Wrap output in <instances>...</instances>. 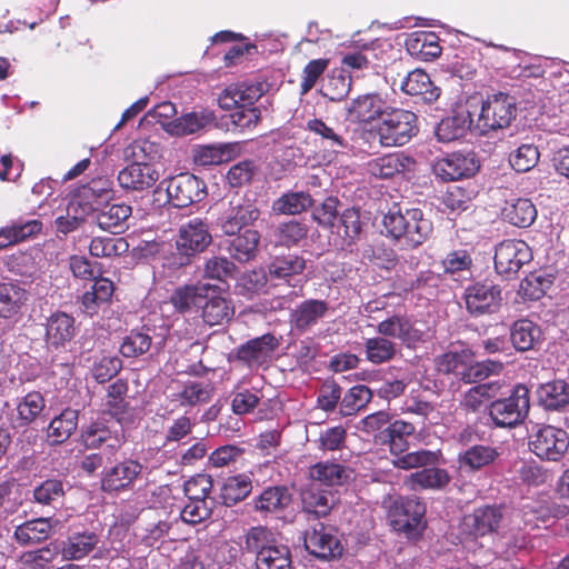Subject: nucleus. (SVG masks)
<instances>
[{
  "instance_id": "nucleus-1",
  "label": "nucleus",
  "mask_w": 569,
  "mask_h": 569,
  "mask_svg": "<svg viewBox=\"0 0 569 569\" xmlns=\"http://www.w3.org/2000/svg\"><path fill=\"white\" fill-rule=\"evenodd\" d=\"M432 223L419 208L402 210L395 204L382 217L381 233L401 249H416L431 234Z\"/></svg>"
},
{
  "instance_id": "nucleus-2",
  "label": "nucleus",
  "mask_w": 569,
  "mask_h": 569,
  "mask_svg": "<svg viewBox=\"0 0 569 569\" xmlns=\"http://www.w3.org/2000/svg\"><path fill=\"white\" fill-rule=\"evenodd\" d=\"M211 242L208 224L200 218L190 219L180 226L174 250L163 257V267L176 271L191 264Z\"/></svg>"
},
{
  "instance_id": "nucleus-3",
  "label": "nucleus",
  "mask_w": 569,
  "mask_h": 569,
  "mask_svg": "<svg viewBox=\"0 0 569 569\" xmlns=\"http://www.w3.org/2000/svg\"><path fill=\"white\" fill-rule=\"evenodd\" d=\"M415 430L412 423L403 420H396L386 429L390 452L395 456L392 463L399 469L409 470L435 465L438 461L439 451L423 449L407 452V437L413 435Z\"/></svg>"
},
{
  "instance_id": "nucleus-4",
  "label": "nucleus",
  "mask_w": 569,
  "mask_h": 569,
  "mask_svg": "<svg viewBox=\"0 0 569 569\" xmlns=\"http://www.w3.org/2000/svg\"><path fill=\"white\" fill-rule=\"evenodd\" d=\"M418 132L417 114L402 108L388 107L377 126L379 142L383 147L403 146Z\"/></svg>"
},
{
  "instance_id": "nucleus-5",
  "label": "nucleus",
  "mask_w": 569,
  "mask_h": 569,
  "mask_svg": "<svg viewBox=\"0 0 569 569\" xmlns=\"http://www.w3.org/2000/svg\"><path fill=\"white\" fill-rule=\"evenodd\" d=\"M529 407V390L518 385L509 397L491 402L489 415L497 427L512 428L523 421Z\"/></svg>"
},
{
  "instance_id": "nucleus-6",
  "label": "nucleus",
  "mask_w": 569,
  "mask_h": 569,
  "mask_svg": "<svg viewBox=\"0 0 569 569\" xmlns=\"http://www.w3.org/2000/svg\"><path fill=\"white\" fill-rule=\"evenodd\" d=\"M463 528L473 537H483L488 533L499 535L501 538L511 536L510 523H507L503 509L498 506H485L473 510L463 518Z\"/></svg>"
},
{
  "instance_id": "nucleus-7",
  "label": "nucleus",
  "mask_w": 569,
  "mask_h": 569,
  "mask_svg": "<svg viewBox=\"0 0 569 569\" xmlns=\"http://www.w3.org/2000/svg\"><path fill=\"white\" fill-rule=\"evenodd\" d=\"M531 451L540 459L559 461L569 447L567 432L553 426H536L529 437Z\"/></svg>"
},
{
  "instance_id": "nucleus-8",
  "label": "nucleus",
  "mask_w": 569,
  "mask_h": 569,
  "mask_svg": "<svg viewBox=\"0 0 569 569\" xmlns=\"http://www.w3.org/2000/svg\"><path fill=\"white\" fill-rule=\"evenodd\" d=\"M516 113L517 108L512 97L503 92L495 93L482 102L478 126L483 132L503 129L510 126Z\"/></svg>"
},
{
  "instance_id": "nucleus-9",
  "label": "nucleus",
  "mask_w": 569,
  "mask_h": 569,
  "mask_svg": "<svg viewBox=\"0 0 569 569\" xmlns=\"http://www.w3.org/2000/svg\"><path fill=\"white\" fill-rule=\"evenodd\" d=\"M493 260L496 271L510 278L532 260V250L523 240H503L496 247Z\"/></svg>"
},
{
  "instance_id": "nucleus-10",
  "label": "nucleus",
  "mask_w": 569,
  "mask_h": 569,
  "mask_svg": "<svg viewBox=\"0 0 569 569\" xmlns=\"http://www.w3.org/2000/svg\"><path fill=\"white\" fill-rule=\"evenodd\" d=\"M206 183L192 173L183 172L167 180L166 191L176 208H186L201 201L206 194Z\"/></svg>"
},
{
  "instance_id": "nucleus-11",
  "label": "nucleus",
  "mask_w": 569,
  "mask_h": 569,
  "mask_svg": "<svg viewBox=\"0 0 569 569\" xmlns=\"http://www.w3.org/2000/svg\"><path fill=\"white\" fill-rule=\"evenodd\" d=\"M480 168L475 152H451L437 159L432 166L435 176L445 182L467 179Z\"/></svg>"
},
{
  "instance_id": "nucleus-12",
  "label": "nucleus",
  "mask_w": 569,
  "mask_h": 569,
  "mask_svg": "<svg viewBox=\"0 0 569 569\" xmlns=\"http://www.w3.org/2000/svg\"><path fill=\"white\" fill-rule=\"evenodd\" d=\"M305 547L312 556L325 560L338 558L343 551L335 529L321 522L306 531Z\"/></svg>"
},
{
  "instance_id": "nucleus-13",
  "label": "nucleus",
  "mask_w": 569,
  "mask_h": 569,
  "mask_svg": "<svg viewBox=\"0 0 569 569\" xmlns=\"http://www.w3.org/2000/svg\"><path fill=\"white\" fill-rule=\"evenodd\" d=\"M426 506L418 498L411 497L396 502L392 512V525L396 530L405 532L409 538H415L425 528Z\"/></svg>"
},
{
  "instance_id": "nucleus-14",
  "label": "nucleus",
  "mask_w": 569,
  "mask_h": 569,
  "mask_svg": "<svg viewBox=\"0 0 569 569\" xmlns=\"http://www.w3.org/2000/svg\"><path fill=\"white\" fill-rule=\"evenodd\" d=\"M466 308L471 316L479 317L498 310L501 303L499 286L488 282H476L465 289Z\"/></svg>"
},
{
  "instance_id": "nucleus-15",
  "label": "nucleus",
  "mask_w": 569,
  "mask_h": 569,
  "mask_svg": "<svg viewBox=\"0 0 569 569\" xmlns=\"http://www.w3.org/2000/svg\"><path fill=\"white\" fill-rule=\"evenodd\" d=\"M266 81H243L228 86L218 97V103L221 109L254 107V103L268 91Z\"/></svg>"
},
{
  "instance_id": "nucleus-16",
  "label": "nucleus",
  "mask_w": 569,
  "mask_h": 569,
  "mask_svg": "<svg viewBox=\"0 0 569 569\" xmlns=\"http://www.w3.org/2000/svg\"><path fill=\"white\" fill-rule=\"evenodd\" d=\"M143 466L132 459L121 461L107 469L101 479V488L106 492H119L132 489L134 481L141 476Z\"/></svg>"
},
{
  "instance_id": "nucleus-17",
  "label": "nucleus",
  "mask_w": 569,
  "mask_h": 569,
  "mask_svg": "<svg viewBox=\"0 0 569 569\" xmlns=\"http://www.w3.org/2000/svg\"><path fill=\"white\" fill-rule=\"evenodd\" d=\"M159 171L152 163H138L131 161L118 173V182L122 189L131 191H144L150 189L159 180Z\"/></svg>"
},
{
  "instance_id": "nucleus-18",
  "label": "nucleus",
  "mask_w": 569,
  "mask_h": 569,
  "mask_svg": "<svg viewBox=\"0 0 569 569\" xmlns=\"http://www.w3.org/2000/svg\"><path fill=\"white\" fill-rule=\"evenodd\" d=\"M548 520V510L545 508L538 509L531 503L523 506L520 511L515 512L510 520V532L515 537L513 547L522 548L526 545L525 535L520 536L519 532L540 528L541 525L546 526Z\"/></svg>"
},
{
  "instance_id": "nucleus-19",
  "label": "nucleus",
  "mask_w": 569,
  "mask_h": 569,
  "mask_svg": "<svg viewBox=\"0 0 569 569\" xmlns=\"http://www.w3.org/2000/svg\"><path fill=\"white\" fill-rule=\"evenodd\" d=\"M113 193V181L109 177L92 178L86 184L76 189L73 194V206H79L83 212H93L94 202L108 199Z\"/></svg>"
},
{
  "instance_id": "nucleus-20",
  "label": "nucleus",
  "mask_w": 569,
  "mask_h": 569,
  "mask_svg": "<svg viewBox=\"0 0 569 569\" xmlns=\"http://www.w3.org/2000/svg\"><path fill=\"white\" fill-rule=\"evenodd\" d=\"M306 129L316 137L315 142L326 151L338 154L349 148V141L341 130L329 126L320 118L308 120Z\"/></svg>"
},
{
  "instance_id": "nucleus-21",
  "label": "nucleus",
  "mask_w": 569,
  "mask_h": 569,
  "mask_svg": "<svg viewBox=\"0 0 569 569\" xmlns=\"http://www.w3.org/2000/svg\"><path fill=\"white\" fill-rule=\"evenodd\" d=\"M260 216L257 206L249 199L231 201V207L222 220L221 229L226 234H236L244 227L252 224Z\"/></svg>"
},
{
  "instance_id": "nucleus-22",
  "label": "nucleus",
  "mask_w": 569,
  "mask_h": 569,
  "mask_svg": "<svg viewBox=\"0 0 569 569\" xmlns=\"http://www.w3.org/2000/svg\"><path fill=\"white\" fill-rule=\"evenodd\" d=\"M387 108L378 93H366L351 101L347 108V116L351 120L368 123L381 119Z\"/></svg>"
},
{
  "instance_id": "nucleus-23",
  "label": "nucleus",
  "mask_w": 569,
  "mask_h": 569,
  "mask_svg": "<svg viewBox=\"0 0 569 569\" xmlns=\"http://www.w3.org/2000/svg\"><path fill=\"white\" fill-rule=\"evenodd\" d=\"M416 161L403 152L389 153L368 163L369 172L379 179H389L398 173L412 171Z\"/></svg>"
},
{
  "instance_id": "nucleus-24",
  "label": "nucleus",
  "mask_w": 569,
  "mask_h": 569,
  "mask_svg": "<svg viewBox=\"0 0 569 569\" xmlns=\"http://www.w3.org/2000/svg\"><path fill=\"white\" fill-rule=\"evenodd\" d=\"M405 47L411 57L421 61H433L442 52L439 37L430 31L410 33L405 41Z\"/></svg>"
},
{
  "instance_id": "nucleus-25",
  "label": "nucleus",
  "mask_w": 569,
  "mask_h": 569,
  "mask_svg": "<svg viewBox=\"0 0 569 569\" xmlns=\"http://www.w3.org/2000/svg\"><path fill=\"white\" fill-rule=\"evenodd\" d=\"M400 89L408 96L420 97L425 102L436 101L441 90L435 86L430 76L422 69L417 68L403 78Z\"/></svg>"
},
{
  "instance_id": "nucleus-26",
  "label": "nucleus",
  "mask_w": 569,
  "mask_h": 569,
  "mask_svg": "<svg viewBox=\"0 0 569 569\" xmlns=\"http://www.w3.org/2000/svg\"><path fill=\"white\" fill-rule=\"evenodd\" d=\"M42 222L38 219H17L0 228V250L18 244L36 237L42 230Z\"/></svg>"
},
{
  "instance_id": "nucleus-27",
  "label": "nucleus",
  "mask_w": 569,
  "mask_h": 569,
  "mask_svg": "<svg viewBox=\"0 0 569 569\" xmlns=\"http://www.w3.org/2000/svg\"><path fill=\"white\" fill-rule=\"evenodd\" d=\"M59 520L52 518H37L19 525L14 530V539L21 546L39 543L48 539Z\"/></svg>"
},
{
  "instance_id": "nucleus-28",
  "label": "nucleus",
  "mask_w": 569,
  "mask_h": 569,
  "mask_svg": "<svg viewBox=\"0 0 569 569\" xmlns=\"http://www.w3.org/2000/svg\"><path fill=\"white\" fill-rule=\"evenodd\" d=\"M76 333L74 318L63 311L52 313L47 321V342L56 348L64 346Z\"/></svg>"
},
{
  "instance_id": "nucleus-29",
  "label": "nucleus",
  "mask_w": 569,
  "mask_h": 569,
  "mask_svg": "<svg viewBox=\"0 0 569 569\" xmlns=\"http://www.w3.org/2000/svg\"><path fill=\"white\" fill-rule=\"evenodd\" d=\"M98 542L99 537L93 531H74L62 542L61 555L67 560H80L92 552Z\"/></svg>"
},
{
  "instance_id": "nucleus-30",
  "label": "nucleus",
  "mask_w": 569,
  "mask_h": 569,
  "mask_svg": "<svg viewBox=\"0 0 569 569\" xmlns=\"http://www.w3.org/2000/svg\"><path fill=\"white\" fill-rule=\"evenodd\" d=\"M211 288L208 284H183L177 287L171 296L170 303L180 312L186 313L193 308H200L203 300L207 298V291Z\"/></svg>"
},
{
  "instance_id": "nucleus-31",
  "label": "nucleus",
  "mask_w": 569,
  "mask_h": 569,
  "mask_svg": "<svg viewBox=\"0 0 569 569\" xmlns=\"http://www.w3.org/2000/svg\"><path fill=\"white\" fill-rule=\"evenodd\" d=\"M328 309V302L325 300H305L291 312V322L297 330H308L326 316Z\"/></svg>"
},
{
  "instance_id": "nucleus-32",
  "label": "nucleus",
  "mask_w": 569,
  "mask_h": 569,
  "mask_svg": "<svg viewBox=\"0 0 569 569\" xmlns=\"http://www.w3.org/2000/svg\"><path fill=\"white\" fill-rule=\"evenodd\" d=\"M92 281L90 290L81 297L84 312L90 316L97 315L102 305L110 302L114 292V283L110 279L98 274Z\"/></svg>"
},
{
  "instance_id": "nucleus-33",
  "label": "nucleus",
  "mask_w": 569,
  "mask_h": 569,
  "mask_svg": "<svg viewBox=\"0 0 569 569\" xmlns=\"http://www.w3.org/2000/svg\"><path fill=\"white\" fill-rule=\"evenodd\" d=\"M501 216L505 221L518 228H528L537 219V208L530 199L517 198L506 201Z\"/></svg>"
},
{
  "instance_id": "nucleus-34",
  "label": "nucleus",
  "mask_w": 569,
  "mask_h": 569,
  "mask_svg": "<svg viewBox=\"0 0 569 569\" xmlns=\"http://www.w3.org/2000/svg\"><path fill=\"white\" fill-rule=\"evenodd\" d=\"M132 213V208L126 203L106 206L96 214V221L100 229L111 233H121L128 227L127 221Z\"/></svg>"
},
{
  "instance_id": "nucleus-35",
  "label": "nucleus",
  "mask_w": 569,
  "mask_h": 569,
  "mask_svg": "<svg viewBox=\"0 0 569 569\" xmlns=\"http://www.w3.org/2000/svg\"><path fill=\"white\" fill-rule=\"evenodd\" d=\"M306 269V259L302 256L288 253L276 256L268 264V274L273 280L290 282L291 278L300 276Z\"/></svg>"
},
{
  "instance_id": "nucleus-36",
  "label": "nucleus",
  "mask_w": 569,
  "mask_h": 569,
  "mask_svg": "<svg viewBox=\"0 0 569 569\" xmlns=\"http://www.w3.org/2000/svg\"><path fill=\"white\" fill-rule=\"evenodd\" d=\"M213 395V387L209 382L187 381L180 390L171 395L172 401L181 407H196L208 403Z\"/></svg>"
},
{
  "instance_id": "nucleus-37",
  "label": "nucleus",
  "mask_w": 569,
  "mask_h": 569,
  "mask_svg": "<svg viewBox=\"0 0 569 569\" xmlns=\"http://www.w3.org/2000/svg\"><path fill=\"white\" fill-rule=\"evenodd\" d=\"M309 224L302 219H289L280 222L274 230L276 242L280 247H299L308 239Z\"/></svg>"
},
{
  "instance_id": "nucleus-38",
  "label": "nucleus",
  "mask_w": 569,
  "mask_h": 569,
  "mask_svg": "<svg viewBox=\"0 0 569 569\" xmlns=\"http://www.w3.org/2000/svg\"><path fill=\"white\" fill-rule=\"evenodd\" d=\"M201 305L202 319L209 326H218L228 322L234 315L230 301L219 295H209Z\"/></svg>"
},
{
  "instance_id": "nucleus-39",
  "label": "nucleus",
  "mask_w": 569,
  "mask_h": 569,
  "mask_svg": "<svg viewBox=\"0 0 569 569\" xmlns=\"http://www.w3.org/2000/svg\"><path fill=\"white\" fill-rule=\"evenodd\" d=\"M451 359L455 362L452 368L456 375L460 376L468 383L481 381L501 369L500 362L490 359L477 362H458L459 358Z\"/></svg>"
},
{
  "instance_id": "nucleus-40",
  "label": "nucleus",
  "mask_w": 569,
  "mask_h": 569,
  "mask_svg": "<svg viewBox=\"0 0 569 569\" xmlns=\"http://www.w3.org/2000/svg\"><path fill=\"white\" fill-rule=\"evenodd\" d=\"M28 301V292L12 282L0 283V317L12 318L18 315Z\"/></svg>"
},
{
  "instance_id": "nucleus-41",
  "label": "nucleus",
  "mask_w": 569,
  "mask_h": 569,
  "mask_svg": "<svg viewBox=\"0 0 569 569\" xmlns=\"http://www.w3.org/2000/svg\"><path fill=\"white\" fill-rule=\"evenodd\" d=\"M510 338L515 348L520 352H525L540 343L542 331L533 321L520 319L513 323Z\"/></svg>"
},
{
  "instance_id": "nucleus-42",
  "label": "nucleus",
  "mask_w": 569,
  "mask_h": 569,
  "mask_svg": "<svg viewBox=\"0 0 569 569\" xmlns=\"http://www.w3.org/2000/svg\"><path fill=\"white\" fill-rule=\"evenodd\" d=\"M232 236L233 238L228 244V251L231 257L241 262H247L254 258L260 242L259 232L253 229H247L242 233L238 232Z\"/></svg>"
},
{
  "instance_id": "nucleus-43",
  "label": "nucleus",
  "mask_w": 569,
  "mask_h": 569,
  "mask_svg": "<svg viewBox=\"0 0 569 569\" xmlns=\"http://www.w3.org/2000/svg\"><path fill=\"white\" fill-rule=\"evenodd\" d=\"M291 502V495L286 487H269L254 500V509L263 513H279Z\"/></svg>"
},
{
  "instance_id": "nucleus-44",
  "label": "nucleus",
  "mask_w": 569,
  "mask_h": 569,
  "mask_svg": "<svg viewBox=\"0 0 569 569\" xmlns=\"http://www.w3.org/2000/svg\"><path fill=\"white\" fill-rule=\"evenodd\" d=\"M438 463L439 460L435 465L421 467V470L411 473L409 479L412 488L436 490L445 488L450 481V476L446 469L438 468Z\"/></svg>"
},
{
  "instance_id": "nucleus-45",
  "label": "nucleus",
  "mask_w": 569,
  "mask_h": 569,
  "mask_svg": "<svg viewBox=\"0 0 569 569\" xmlns=\"http://www.w3.org/2000/svg\"><path fill=\"white\" fill-rule=\"evenodd\" d=\"M303 510L317 517L327 516L336 503V497L330 490L310 487L301 495Z\"/></svg>"
},
{
  "instance_id": "nucleus-46",
  "label": "nucleus",
  "mask_w": 569,
  "mask_h": 569,
  "mask_svg": "<svg viewBox=\"0 0 569 569\" xmlns=\"http://www.w3.org/2000/svg\"><path fill=\"white\" fill-rule=\"evenodd\" d=\"M498 457L496 447L476 445L461 452L458 461L461 468L476 471L491 465Z\"/></svg>"
},
{
  "instance_id": "nucleus-47",
  "label": "nucleus",
  "mask_w": 569,
  "mask_h": 569,
  "mask_svg": "<svg viewBox=\"0 0 569 569\" xmlns=\"http://www.w3.org/2000/svg\"><path fill=\"white\" fill-rule=\"evenodd\" d=\"M539 402L548 410L569 405V385L563 380L547 382L538 389Z\"/></svg>"
},
{
  "instance_id": "nucleus-48",
  "label": "nucleus",
  "mask_w": 569,
  "mask_h": 569,
  "mask_svg": "<svg viewBox=\"0 0 569 569\" xmlns=\"http://www.w3.org/2000/svg\"><path fill=\"white\" fill-rule=\"evenodd\" d=\"M78 426V410L64 409L59 416L54 417L47 431V437L51 443H62L72 435Z\"/></svg>"
},
{
  "instance_id": "nucleus-49",
  "label": "nucleus",
  "mask_w": 569,
  "mask_h": 569,
  "mask_svg": "<svg viewBox=\"0 0 569 569\" xmlns=\"http://www.w3.org/2000/svg\"><path fill=\"white\" fill-rule=\"evenodd\" d=\"M257 569H291L290 550L284 545L271 543L256 557Z\"/></svg>"
},
{
  "instance_id": "nucleus-50",
  "label": "nucleus",
  "mask_w": 569,
  "mask_h": 569,
  "mask_svg": "<svg viewBox=\"0 0 569 569\" xmlns=\"http://www.w3.org/2000/svg\"><path fill=\"white\" fill-rule=\"evenodd\" d=\"M313 206L312 197L305 191H289L280 196L272 204L279 214L296 216L306 212Z\"/></svg>"
},
{
  "instance_id": "nucleus-51",
  "label": "nucleus",
  "mask_w": 569,
  "mask_h": 569,
  "mask_svg": "<svg viewBox=\"0 0 569 569\" xmlns=\"http://www.w3.org/2000/svg\"><path fill=\"white\" fill-rule=\"evenodd\" d=\"M310 477L326 486H341L350 478V470L337 462H318L310 468Z\"/></svg>"
},
{
  "instance_id": "nucleus-52",
  "label": "nucleus",
  "mask_w": 569,
  "mask_h": 569,
  "mask_svg": "<svg viewBox=\"0 0 569 569\" xmlns=\"http://www.w3.org/2000/svg\"><path fill=\"white\" fill-rule=\"evenodd\" d=\"M252 490L251 478L247 475L228 477L220 489V498L226 506H232L243 500Z\"/></svg>"
},
{
  "instance_id": "nucleus-53",
  "label": "nucleus",
  "mask_w": 569,
  "mask_h": 569,
  "mask_svg": "<svg viewBox=\"0 0 569 569\" xmlns=\"http://www.w3.org/2000/svg\"><path fill=\"white\" fill-rule=\"evenodd\" d=\"M470 122L469 114L460 112L446 117L438 123L436 136L441 142L458 140L466 134Z\"/></svg>"
},
{
  "instance_id": "nucleus-54",
  "label": "nucleus",
  "mask_w": 569,
  "mask_h": 569,
  "mask_svg": "<svg viewBox=\"0 0 569 569\" xmlns=\"http://www.w3.org/2000/svg\"><path fill=\"white\" fill-rule=\"evenodd\" d=\"M66 495L64 485L60 479L51 478L33 488V501L41 506L57 508L62 505Z\"/></svg>"
},
{
  "instance_id": "nucleus-55",
  "label": "nucleus",
  "mask_w": 569,
  "mask_h": 569,
  "mask_svg": "<svg viewBox=\"0 0 569 569\" xmlns=\"http://www.w3.org/2000/svg\"><path fill=\"white\" fill-rule=\"evenodd\" d=\"M129 243L122 237H93L89 252L94 258L119 257L128 252Z\"/></svg>"
},
{
  "instance_id": "nucleus-56",
  "label": "nucleus",
  "mask_w": 569,
  "mask_h": 569,
  "mask_svg": "<svg viewBox=\"0 0 569 569\" xmlns=\"http://www.w3.org/2000/svg\"><path fill=\"white\" fill-rule=\"evenodd\" d=\"M230 151L231 148L228 144L198 146L192 151V160L200 167L217 166L230 159Z\"/></svg>"
},
{
  "instance_id": "nucleus-57",
  "label": "nucleus",
  "mask_w": 569,
  "mask_h": 569,
  "mask_svg": "<svg viewBox=\"0 0 569 569\" xmlns=\"http://www.w3.org/2000/svg\"><path fill=\"white\" fill-rule=\"evenodd\" d=\"M351 89V77L345 72V69L332 70L327 82L322 87L323 97L330 101H342L349 94Z\"/></svg>"
},
{
  "instance_id": "nucleus-58",
  "label": "nucleus",
  "mask_w": 569,
  "mask_h": 569,
  "mask_svg": "<svg viewBox=\"0 0 569 569\" xmlns=\"http://www.w3.org/2000/svg\"><path fill=\"white\" fill-rule=\"evenodd\" d=\"M213 112H190L176 119L173 128L177 134H193L214 121Z\"/></svg>"
},
{
  "instance_id": "nucleus-59",
  "label": "nucleus",
  "mask_w": 569,
  "mask_h": 569,
  "mask_svg": "<svg viewBox=\"0 0 569 569\" xmlns=\"http://www.w3.org/2000/svg\"><path fill=\"white\" fill-rule=\"evenodd\" d=\"M371 390L363 385H357L350 388L342 397L340 402V412L342 416H351L371 400Z\"/></svg>"
},
{
  "instance_id": "nucleus-60",
  "label": "nucleus",
  "mask_w": 569,
  "mask_h": 569,
  "mask_svg": "<svg viewBox=\"0 0 569 569\" xmlns=\"http://www.w3.org/2000/svg\"><path fill=\"white\" fill-rule=\"evenodd\" d=\"M236 273L237 266L226 257H211L206 261L203 268L204 278L220 282H227L234 278Z\"/></svg>"
},
{
  "instance_id": "nucleus-61",
  "label": "nucleus",
  "mask_w": 569,
  "mask_h": 569,
  "mask_svg": "<svg viewBox=\"0 0 569 569\" xmlns=\"http://www.w3.org/2000/svg\"><path fill=\"white\" fill-rule=\"evenodd\" d=\"M82 441L87 448H99L107 442L111 449L120 447V440L111 436L109 428L102 422H93L82 433Z\"/></svg>"
},
{
  "instance_id": "nucleus-62",
  "label": "nucleus",
  "mask_w": 569,
  "mask_h": 569,
  "mask_svg": "<svg viewBox=\"0 0 569 569\" xmlns=\"http://www.w3.org/2000/svg\"><path fill=\"white\" fill-rule=\"evenodd\" d=\"M540 158L538 148L531 143L521 144L509 156V163L517 172H528Z\"/></svg>"
},
{
  "instance_id": "nucleus-63",
  "label": "nucleus",
  "mask_w": 569,
  "mask_h": 569,
  "mask_svg": "<svg viewBox=\"0 0 569 569\" xmlns=\"http://www.w3.org/2000/svg\"><path fill=\"white\" fill-rule=\"evenodd\" d=\"M44 409V399L39 392H29L17 406L20 426L31 423Z\"/></svg>"
},
{
  "instance_id": "nucleus-64",
  "label": "nucleus",
  "mask_w": 569,
  "mask_h": 569,
  "mask_svg": "<svg viewBox=\"0 0 569 569\" xmlns=\"http://www.w3.org/2000/svg\"><path fill=\"white\" fill-rule=\"evenodd\" d=\"M152 338L148 332L131 330L120 345L121 356H143L151 348Z\"/></svg>"
}]
</instances>
